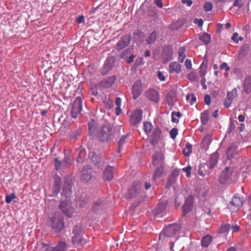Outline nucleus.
Wrapping results in <instances>:
<instances>
[{"mask_svg": "<svg viewBox=\"0 0 251 251\" xmlns=\"http://www.w3.org/2000/svg\"><path fill=\"white\" fill-rule=\"evenodd\" d=\"M238 172L234 171L232 167H227L222 172L219 181L223 184L234 183L238 180Z\"/></svg>", "mask_w": 251, "mask_h": 251, "instance_id": "f257e3e1", "label": "nucleus"}, {"mask_svg": "<svg viewBox=\"0 0 251 251\" xmlns=\"http://www.w3.org/2000/svg\"><path fill=\"white\" fill-rule=\"evenodd\" d=\"M113 128L110 124L101 126L97 131V137L102 142H108L114 138Z\"/></svg>", "mask_w": 251, "mask_h": 251, "instance_id": "f03ea898", "label": "nucleus"}, {"mask_svg": "<svg viewBox=\"0 0 251 251\" xmlns=\"http://www.w3.org/2000/svg\"><path fill=\"white\" fill-rule=\"evenodd\" d=\"M50 224L56 231L62 230L65 224L62 215L58 212L55 213L50 219Z\"/></svg>", "mask_w": 251, "mask_h": 251, "instance_id": "7ed1b4c3", "label": "nucleus"}, {"mask_svg": "<svg viewBox=\"0 0 251 251\" xmlns=\"http://www.w3.org/2000/svg\"><path fill=\"white\" fill-rule=\"evenodd\" d=\"M73 233L75 234L72 238V242L76 247L82 246L86 243V241L82 237L83 230L79 226L74 227Z\"/></svg>", "mask_w": 251, "mask_h": 251, "instance_id": "20e7f679", "label": "nucleus"}, {"mask_svg": "<svg viewBox=\"0 0 251 251\" xmlns=\"http://www.w3.org/2000/svg\"><path fill=\"white\" fill-rule=\"evenodd\" d=\"M82 100L77 97L71 105L70 114L72 118L76 119L80 114L82 110Z\"/></svg>", "mask_w": 251, "mask_h": 251, "instance_id": "39448f33", "label": "nucleus"}, {"mask_svg": "<svg viewBox=\"0 0 251 251\" xmlns=\"http://www.w3.org/2000/svg\"><path fill=\"white\" fill-rule=\"evenodd\" d=\"M60 208L63 213L68 217L71 218L73 216L75 210L71 202L68 200L62 201L60 204Z\"/></svg>", "mask_w": 251, "mask_h": 251, "instance_id": "423d86ee", "label": "nucleus"}, {"mask_svg": "<svg viewBox=\"0 0 251 251\" xmlns=\"http://www.w3.org/2000/svg\"><path fill=\"white\" fill-rule=\"evenodd\" d=\"M140 188L141 186L139 182L134 183L126 193V198L130 199L137 197L139 194Z\"/></svg>", "mask_w": 251, "mask_h": 251, "instance_id": "0eeeda50", "label": "nucleus"}, {"mask_svg": "<svg viewBox=\"0 0 251 251\" xmlns=\"http://www.w3.org/2000/svg\"><path fill=\"white\" fill-rule=\"evenodd\" d=\"M131 40V36L130 34H126L123 36L116 44L117 50H121L128 46Z\"/></svg>", "mask_w": 251, "mask_h": 251, "instance_id": "6e6552de", "label": "nucleus"}, {"mask_svg": "<svg viewBox=\"0 0 251 251\" xmlns=\"http://www.w3.org/2000/svg\"><path fill=\"white\" fill-rule=\"evenodd\" d=\"M152 163L154 166H164V154L163 152L159 151L153 154Z\"/></svg>", "mask_w": 251, "mask_h": 251, "instance_id": "1a4fd4ad", "label": "nucleus"}, {"mask_svg": "<svg viewBox=\"0 0 251 251\" xmlns=\"http://www.w3.org/2000/svg\"><path fill=\"white\" fill-rule=\"evenodd\" d=\"M146 98L151 101L158 103L160 98L158 92L154 89L150 88L146 91L145 94Z\"/></svg>", "mask_w": 251, "mask_h": 251, "instance_id": "9d476101", "label": "nucleus"}, {"mask_svg": "<svg viewBox=\"0 0 251 251\" xmlns=\"http://www.w3.org/2000/svg\"><path fill=\"white\" fill-rule=\"evenodd\" d=\"M193 203L194 196L193 195L189 196L182 206L183 216L186 215L192 210L193 207Z\"/></svg>", "mask_w": 251, "mask_h": 251, "instance_id": "9b49d317", "label": "nucleus"}, {"mask_svg": "<svg viewBox=\"0 0 251 251\" xmlns=\"http://www.w3.org/2000/svg\"><path fill=\"white\" fill-rule=\"evenodd\" d=\"M142 111L141 109H137L131 114L130 123L131 125L134 126L140 123L142 119Z\"/></svg>", "mask_w": 251, "mask_h": 251, "instance_id": "f8f14e48", "label": "nucleus"}, {"mask_svg": "<svg viewBox=\"0 0 251 251\" xmlns=\"http://www.w3.org/2000/svg\"><path fill=\"white\" fill-rule=\"evenodd\" d=\"M143 91L142 84L140 80H137L132 86V94L134 100H136Z\"/></svg>", "mask_w": 251, "mask_h": 251, "instance_id": "ddd939ff", "label": "nucleus"}, {"mask_svg": "<svg viewBox=\"0 0 251 251\" xmlns=\"http://www.w3.org/2000/svg\"><path fill=\"white\" fill-rule=\"evenodd\" d=\"M237 96V90L236 88L233 89L231 91L227 93L226 97L224 101V105L228 108L230 106L234 99Z\"/></svg>", "mask_w": 251, "mask_h": 251, "instance_id": "4468645a", "label": "nucleus"}, {"mask_svg": "<svg viewBox=\"0 0 251 251\" xmlns=\"http://www.w3.org/2000/svg\"><path fill=\"white\" fill-rule=\"evenodd\" d=\"M174 51L172 48L170 46H166L163 48L162 51V58L163 62L165 63L172 59V56Z\"/></svg>", "mask_w": 251, "mask_h": 251, "instance_id": "2eb2a0df", "label": "nucleus"}, {"mask_svg": "<svg viewBox=\"0 0 251 251\" xmlns=\"http://www.w3.org/2000/svg\"><path fill=\"white\" fill-rule=\"evenodd\" d=\"M66 243L61 242L55 248H52L47 244H43L42 250L44 251H66Z\"/></svg>", "mask_w": 251, "mask_h": 251, "instance_id": "dca6fc26", "label": "nucleus"}, {"mask_svg": "<svg viewBox=\"0 0 251 251\" xmlns=\"http://www.w3.org/2000/svg\"><path fill=\"white\" fill-rule=\"evenodd\" d=\"M114 177V168L111 166H107L103 171V179L104 181H110Z\"/></svg>", "mask_w": 251, "mask_h": 251, "instance_id": "f3484780", "label": "nucleus"}, {"mask_svg": "<svg viewBox=\"0 0 251 251\" xmlns=\"http://www.w3.org/2000/svg\"><path fill=\"white\" fill-rule=\"evenodd\" d=\"M92 172L91 169L84 167L81 171V180L84 182H88L92 177Z\"/></svg>", "mask_w": 251, "mask_h": 251, "instance_id": "a211bd4d", "label": "nucleus"}, {"mask_svg": "<svg viewBox=\"0 0 251 251\" xmlns=\"http://www.w3.org/2000/svg\"><path fill=\"white\" fill-rule=\"evenodd\" d=\"M116 76L115 75H112L101 81L100 84V86L103 88H108L114 84Z\"/></svg>", "mask_w": 251, "mask_h": 251, "instance_id": "6ab92c4d", "label": "nucleus"}, {"mask_svg": "<svg viewBox=\"0 0 251 251\" xmlns=\"http://www.w3.org/2000/svg\"><path fill=\"white\" fill-rule=\"evenodd\" d=\"M181 69V65L177 62H172L169 66V72L171 74H178L180 72Z\"/></svg>", "mask_w": 251, "mask_h": 251, "instance_id": "aec40b11", "label": "nucleus"}, {"mask_svg": "<svg viewBox=\"0 0 251 251\" xmlns=\"http://www.w3.org/2000/svg\"><path fill=\"white\" fill-rule=\"evenodd\" d=\"M237 153V147L235 144H231L227 150L226 155L228 159L232 158Z\"/></svg>", "mask_w": 251, "mask_h": 251, "instance_id": "412c9836", "label": "nucleus"}, {"mask_svg": "<svg viewBox=\"0 0 251 251\" xmlns=\"http://www.w3.org/2000/svg\"><path fill=\"white\" fill-rule=\"evenodd\" d=\"M160 134H161V130L159 128H155L151 135V144L153 145H154L156 144L158 142V141L160 139Z\"/></svg>", "mask_w": 251, "mask_h": 251, "instance_id": "4be33fe9", "label": "nucleus"}, {"mask_svg": "<svg viewBox=\"0 0 251 251\" xmlns=\"http://www.w3.org/2000/svg\"><path fill=\"white\" fill-rule=\"evenodd\" d=\"M219 153L217 151L211 154L209 161L210 168H213L217 164L219 158Z\"/></svg>", "mask_w": 251, "mask_h": 251, "instance_id": "5701e85b", "label": "nucleus"}, {"mask_svg": "<svg viewBox=\"0 0 251 251\" xmlns=\"http://www.w3.org/2000/svg\"><path fill=\"white\" fill-rule=\"evenodd\" d=\"M157 167L155 169L152 176V179L154 181H155L156 179L160 178L161 176H162L164 173L163 166Z\"/></svg>", "mask_w": 251, "mask_h": 251, "instance_id": "b1692460", "label": "nucleus"}, {"mask_svg": "<svg viewBox=\"0 0 251 251\" xmlns=\"http://www.w3.org/2000/svg\"><path fill=\"white\" fill-rule=\"evenodd\" d=\"M112 64L110 62L106 60L104 64V65L101 69V74L102 75H106L112 68Z\"/></svg>", "mask_w": 251, "mask_h": 251, "instance_id": "393cba45", "label": "nucleus"}, {"mask_svg": "<svg viewBox=\"0 0 251 251\" xmlns=\"http://www.w3.org/2000/svg\"><path fill=\"white\" fill-rule=\"evenodd\" d=\"M199 39L205 45H208L211 42V35L207 33H204L202 35H199Z\"/></svg>", "mask_w": 251, "mask_h": 251, "instance_id": "a878e982", "label": "nucleus"}, {"mask_svg": "<svg viewBox=\"0 0 251 251\" xmlns=\"http://www.w3.org/2000/svg\"><path fill=\"white\" fill-rule=\"evenodd\" d=\"M158 36L157 33L154 31L152 32L148 36L146 39V41L149 45L153 44L154 43Z\"/></svg>", "mask_w": 251, "mask_h": 251, "instance_id": "bb28decb", "label": "nucleus"}, {"mask_svg": "<svg viewBox=\"0 0 251 251\" xmlns=\"http://www.w3.org/2000/svg\"><path fill=\"white\" fill-rule=\"evenodd\" d=\"M244 91L247 94H249L251 92V78H246L244 81Z\"/></svg>", "mask_w": 251, "mask_h": 251, "instance_id": "cd10ccee", "label": "nucleus"}, {"mask_svg": "<svg viewBox=\"0 0 251 251\" xmlns=\"http://www.w3.org/2000/svg\"><path fill=\"white\" fill-rule=\"evenodd\" d=\"M231 204L235 207H239L242 205L243 202L242 199L236 196H234L231 202Z\"/></svg>", "mask_w": 251, "mask_h": 251, "instance_id": "c85d7f7f", "label": "nucleus"}, {"mask_svg": "<svg viewBox=\"0 0 251 251\" xmlns=\"http://www.w3.org/2000/svg\"><path fill=\"white\" fill-rule=\"evenodd\" d=\"M212 141V136L210 134H207L202 139L201 144L204 148L208 147Z\"/></svg>", "mask_w": 251, "mask_h": 251, "instance_id": "c756f323", "label": "nucleus"}, {"mask_svg": "<svg viewBox=\"0 0 251 251\" xmlns=\"http://www.w3.org/2000/svg\"><path fill=\"white\" fill-rule=\"evenodd\" d=\"M212 236L209 235H206L204 236L201 240V245L202 247H207L212 241Z\"/></svg>", "mask_w": 251, "mask_h": 251, "instance_id": "7c9ffc66", "label": "nucleus"}, {"mask_svg": "<svg viewBox=\"0 0 251 251\" xmlns=\"http://www.w3.org/2000/svg\"><path fill=\"white\" fill-rule=\"evenodd\" d=\"M143 35H144L142 32L137 31L133 33V40L135 42L140 43L142 41Z\"/></svg>", "mask_w": 251, "mask_h": 251, "instance_id": "2f4dec72", "label": "nucleus"}, {"mask_svg": "<svg viewBox=\"0 0 251 251\" xmlns=\"http://www.w3.org/2000/svg\"><path fill=\"white\" fill-rule=\"evenodd\" d=\"M73 162V159L69 157L65 156L64 159L62 161V167L67 168L70 167Z\"/></svg>", "mask_w": 251, "mask_h": 251, "instance_id": "473e14b6", "label": "nucleus"}, {"mask_svg": "<svg viewBox=\"0 0 251 251\" xmlns=\"http://www.w3.org/2000/svg\"><path fill=\"white\" fill-rule=\"evenodd\" d=\"M185 48L184 47H181L178 50V61L183 62L185 58Z\"/></svg>", "mask_w": 251, "mask_h": 251, "instance_id": "72a5a7b5", "label": "nucleus"}, {"mask_svg": "<svg viewBox=\"0 0 251 251\" xmlns=\"http://www.w3.org/2000/svg\"><path fill=\"white\" fill-rule=\"evenodd\" d=\"M192 151V145L189 143H186L185 148L182 151L184 155L185 156H188L191 153Z\"/></svg>", "mask_w": 251, "mask_h": 251, "instance_id": "f704fd0d", "label": "nucleus"}, {"mask_svg": "<svg viewBox=\"0 0 251 251\" xmlns=\"http://www.w3.org/2000/svg\"><path fill=\"white\" fill-rule=\"evenodd\" d=\"M201 123L203 125L206 124L209 120L208 112L207 111L203 112L201 114Z\"/></svg>", "mask_w": 251, "mask_h": 251, "instance_id": "c9c22d12", "label": "nucleus"}, {"mask_svg": "<svg viewBox=\"0 0 251 251\" xmlns=\"http://www.w3.org/2000/svg\"><path fill=\"white\" fill-rule=\"evenodd\" d=\"M167 202L166 201H162L160 202L156 208V212L157 213L163 212L165 210Z\"/></svg>", "mask_w": 251, "mask_h": 251, "instance_id": "e433bc0d", "label": "nucleus"}, {"mask_svg": "<svg viewBox=\"0 0 251 251\" xmlns=\"http://www.w3.org/2000/svg\"><path fill=\"white\" fill-rule=\"evenodd\" d=\"M128 137V135H123L120 139L119 142V148L118 150V152L119 153L121 152L122 148L124 145V144L126 143V140L127 138Z\"/></svg>", "mask_w": 251, "mask_h": 251, "instance_id": "4c0bfd02", "label": "nucleus"}, {"mask_svg": "<svg viewBox=\"0 0 251 251\" xmlns=\"http://www.w3.org/2000/svg\"><path fill=\"white\" fill-rule=\"evenodd\" d=\"M144 129L147 134H149L152 129V125L150 122H146L144 124Z\"/></svg>", "mask_w": 251, "mask_h": 251, "instance_id": "58836bf2", "label": "nucleus"}, {"mask_svg": "<svg viewBox=\"0 0 251 251\" xmlns=\"http://www.w3.org/2000/svg\"><path fill=\"white\" fill-rule=\"evenodd\" d=\"M230 228L229 224H223L219 228V232L224 233L227 232Z\"/></svg>", "mask_w": 251, "mask_h": 251, "instance_id": "ea45409f", "label": "nucleus"}, {"mask_svg": "<svg viewBox=\"0 0 251 251\" xmlns=\"http://www.w3.org/2000/svg\"><path fill=\"white\" fill-rule=\"evenodd\" d=\"M180 229V226L179 224L170 225L168 227V229L170 231H172L173 233H176Z\"/></svg>", "mask_w": 251, "mask_h": 251, "instance_id": "a19ab883", "label": "nucleus"}, {"mask_svg": "<svg viewBox=\"0 0 251 251\" xmlns=\"http://www.w3.org/2000/svg\"><path fill=\"white\" fill-rule=\"evenodd\" d=\"M86 153L84 151H80L78 156L76 159L78 163H82L85 159Z\"/></svg>", "mask_w": 251, "mask_h": 251, "instance_id": "79ce46f5", "label": "nucleus"}, {"mask_svg": "<svg viewBox=\"0 0 251 251\" xmlns=\"http://www.w3.org/2000/svg\"><path fill=\"white\" fill-rule=\"evenodd\" d=\"M186 100L192 105L196 101L197 99L194 94H188L186 96Z\"/></svg>", "mask_w": 251, "mask_h": 251, "instance_id": "37998d69", "label": "nucleus"}, {"mask_svg": "<svg viewBox=\"0 0 251 251\" xmlns=\"http://www.w3.org/2000/svg\"><path fill=\"white\" fill-rule=\"evenodd\" d=\"M61 180L60 177L56 176L55 178L54 185L57 192H59L61 188Z\"/></svg>", "mask_w": 251, "mask_h": 251, "instance_id": "c03bdc74", "label": "nucleus"}, {"mask_svg": "<svg viewBox=\"0 0 251 251\" xmlns=\"http://www.w3.org/2000/svg\"><path fill=\"white\" fill-rule=\"evenodd\" d=\"M16 198V197L14 193H12L10 195H6L5 196V202L7 203H10Z\"/></svg>", "mask_w": 251, "mask_h": 251, "instance_id": "a18cd8bd", "label": "nucleus"}, {"mask_svg": "<svg viewBox=\"0 0 251 251\" xmlns=\"http://www.w3.org/2000/svg\"><path fill=\"white\" fill-rule=\"evenodd\" d=\"M54 162L56 170H60L62 167V162H60L57 158L54 159Z\"/></svg>", "mask_w": 251, "mask_h": 251, "instance_id": "49530a36", "label": "nucleus"}, {"mask_svg": "<svg viewBox=\"0 0 251 251\" xmlns=\"http://www.w3.org/2000/svg\"><path fill=\"white\" fill-rule=\"evenodd\" d=\"M178 134V130L176 128H173L170 131L171 137L174 139Z\"/></svg>", "mask_w": 251, "mask_h": 251, "instance_id": "de8ad7c7", "label": "nucleus"}, {"mask_svg": "<svg viewBox=\"0 0 251 251\" xmlns=\"http://www.w3.org/2000/svg\"><path fill=\"white\" fill-rule=\"evenodd\" d=\"M132 50L130 48H127L125 50L123 53L121 54V57L122 58H126L127 55L131 53V51Z\"/></svg>", "mask_w": 251, "mask_h": 251, "instance_id": "09e8293b", "label": "nucleus"}, {"mask_svg": "<svg viewBox=\"0 0 251 251\" xmlns=\"http://www.w3.org/2000/svg\"><path fill=\"white\" fill-rule=\"evenodd\" d=\"M213 5L210 2H206L204 4V8L206 11H210L212 10Z\"/></svg>", "mask_w": 251, "mask_h": 251, "instance_id": "8fccbe9b", "label": "nucleus"}, {"mask_svg": "<svg viewBox=\"0 0 251 251\" xmlns=\"http://www.w3.org/2000/svg\"><path fill=\"white\" fill-rule=\"evenodd\" d=\"M233 6L240 8L243 6V3L242 0H235L234 1Z\"/></svg>", "mask_w": 251, "mask_h": 251, "instance_id": "3c124183", "label": "nucleus"}, {"mask_svg": "<svg viewBox=\"0 0 251 251\" xmlns=\"http://www.w3.org/2000/svg\"><path fill=\"white\" fill-rule=\"evenodd\" d=\"M191 170L192 167L190 166H188L182 169V171L186 173V176L187 177H190L191 175Z\"/></svg>", "mask_w": 251, "mask_h": 251, "instance_id": "603ef678", "label": "nucleus"}, {"mask_svg": "<svg viewBox=\"0 0 251 251\" xmlns=\"http://www.w3.org/2000/svg\"><path fill=\"white\" fill-rule=\"evenodd\" d=\"M80 135V132L78 130H76L72 132L70 134V137L72 139H75Z\"/></svg>", "mask_w": 251, "mask_h": 251, "instance_id": "864d4df0", "label": "nucleus"}, {"mask_svg": "<svg viewBox=\"0 0 251 251\" xmlns=\"http://www.w3.org/2000/svg\"><path fill=\"white\" fill-rule=\"evenodd\" d=\"M77 24L83 23L85 22V18L83 15H80L75 20Z\"/></svg>", "mask_w": 251, "mask_h": 251, "instance_id": "5fc2aeb1", "label": "nucleus"}, {"mask_svg": "<svg viewBox=\"0 0 251 251\" xmlns=\"http://www.w3.org/2000/svg\"><path fill=\"white\" fill-rule=\"evenodd\" d=\"M220 68L221 70H225L226 71H228L230 70V68L228 66L227 63H222Z\"/></svg>", "mask_w": 251, "mask_h": 251, "instance_id": "6e6d98bb", "label": "nucleus"}, {"mask_svg": "<svg viewBox=\"0 0 251 251\" xmlns=\"http://www.w3.org/2000/svg\"><path fill=\"white\" fill-rule=\"evenodd\" d=\"M194 23L195 24H198L199 26H201L203 25V20L201 19H199L198 18H196L194 20Z\"/></svg>", "mask_w": 251, "mask_h": 251, "instance_id": "4d7b16f0", "label": "nucleus"}, {"mask_svg": "<svg viewBox=\"0 0 251 251\" xmlns=\"http://www.w3.org/2000/svg\"><path fill=\"white\" fill-rule=\"evenodd\" d=\"M157 76L159 78V79L160 81H165V77L163 75V73L161 71H158L157 72Z\"/></svg>", "mask_w": 251, "mask_h": 251, "instance_id": "13d9d810", "label": "nucleus"}, {"mask_svg": "<svg viewBox=\"0 0 251 251\" xmlns=\"http://www.w3.org/2000/svg\"><path fill=\"white\" fill-rule=\"evenodd\" d=\"M204 102L207 105H209L211 103V97L210 96L206 95L204 97Z\"/></svg>", "mask_w": 251, "mask_h": 251, "instance_id": "bf43d9fd", "label": "nucleus"}, {"mask_svg": "<svg viewBox=\"0 0 251 251\" xmlns=\"http://www.w3.org/2000/svg\"><path fill=\"white\" fill-rule=\"evenodd\" d=\"M185 65L187 69H190L192 68L191 61L190 59H186L185 62Z\"/></svg>", "mask_w": 251, "mask_h": 251, "instance_id": "052dcab7", "label": "nucleus"}, {"mask_svg": "<svg viewBox=\"0 0 251 251\" xmlns=\"http://www.w3.org/2000/svg\"><path fill=\"white\" fill-rule=\"evenodd\" d=\"M135 58V56L133 54L130 55L128 57L126 58V62L128 64L131 63Z\"/></svg>", "mask_w": 251, "mask_h": 251, "instance_id": "680f3d73", "label": "nucleus"}, {"mask_svg": "<svg viewBox=\"0 0 251 251\" xmlns=\"http://www.w3.org/2000/svg\"><path fill=\"white\" fill-rule=\"evenodd\" d=\"M114 106V104L112 101L108 100L106 104V107L108 109L112 108Z\"/></svg>", "mask_w": 251, "mask_h": 251, "instance_id": "e2e57ef3", "label": "nucleus"}, {"mask_svg": "<svg viewBox=\"0 0 251 251\" xmlns=\"http://www.w3.org/2000/svg\"><path fill=\"white\" fill-rule=\"evenodd\" d=\"M161 0H154V3L159 8H162L163 6V3L162 2Z\"/></svg>", "mask_w": 251, "mask_h": 251, "instance_id": "0e129e2a", "label": "nucleus"}, {"mask_svg": "<svg viewBox=\"0 0 251 251\" xmlns=\"http://www.w3.org/2000/svg\"><path fill=\"white\" fill-rule=\"evenodd\" d=\"M238 34L237 33H234L231 37V39L236 43H238L239 40L237 39Z\"/></svg>", "mask_w": 251, "mask_h": 251, "instance_id": "69168bd1", "label": "nucleus"}, {"mask_svg": "<svg viewBox=\"0 0 251 251\" xmlns=\"http://www.w3.org/2000/svg\"><path fill=\"white\" fill-rule=\"evenodd\" d=\"M115 103L117 106H121L122 104V99L120 97L116 98Z\"/></svg>", "mask_w": 251, "mask_h": 251, "instance_id": "338daca9", "label": "nucleus"}, {"mask_svg": "<svg viewBox=\"0 0 251 251\" xmlns=\"http://www.w3.org/2000/svg\"><path fill=\"white\" fill-rule=\"evenodd\" d=\"M182 2L184 4H186L188 6H190L193 3L191 0H182Z\"/></svg>", "mask_w": 251, "mask_h": 251, "instance_id": "774afa93", "label": "nucleus"}]
</instances>
